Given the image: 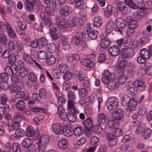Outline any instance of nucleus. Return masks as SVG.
Returning a JSON list of instances; mask_svg holds the SVG:
<instances>
[{
    "instance_id": "nucleus-15",
    "label": "nucleus",
    "mask_w": 152,
    "mask_h": 152,
    "mask_svg": "<svg viewBox=\"0 0 152 152\" xmlns=\"http://www.w3.org/2000/svg\"><path fill=\"white\" fill-rule=\"evenodd\" d=\"M52 130L56 134H60L63 132V127L58 123L53 124L52 126Z\"/></svg>"
},
{
    "instance_id": "nucleus-38",
    "label": "nucleus",
    "mask_w": 152,
    "mask_h": 152,
    "mask_svg": "<svg viewBox=\"0 0 152 152\" xmlns=\"http://www.w3.org/2000/svg\"><path fill=\"white\" fill-rule=\"evenodd\" d=\"M12 149L13 152H21L20 145L17 142H14L12 144Z\"/></svg>"
},
{
    "instance_id": "nucleus-45",
    "label": "nucleus",
    "mask_w": 152,
    "mask_h": 152,
    "mask_svg": "<svg viewBox=\"0 0 152 152\" xmlns=\"http://www.w3.org/2000/svg\"><path fill=\"white\" fill-rule=\"evenodd\" d=\"M17 61V58L14 53H12L8 58V61L9 64H12L16 63Z\"/></svg>"
},
{
    "instance_id": "nucleus-42",
    "label": "nucleus",
    "mask_w": 152,
    "mask_h": 152,
    "mask_svg": "<svg viewBox=\"0 0 152 152\" xmlns=\"http://www.w3.org/2000/svg\"><path fill=\"white\" fill-rule=\"evenodd\" d=\"M130 100V97L127 96L126 94L124 95L122 98V101L121 102L122 105L125 107L126 106L129 102V100Z\"/></svg>"
},
{
    "instance_id": "nucleus-57",
    "label": "nucleus",
    "mask_w": 152,
    "mask_h": 152,
    "mask_svg": "<svg viewBox=\"0 0 152 152\" xmlns=\"http://www.w3.org/2000/svg\"><path fill=\"white\" fill-rule=\"evenodd\" d=\"M137 88L134 87L128 88L126 91L128 94L132 95H134L137 93Z\"/></svg>"
},
{
    "instance_id": "nucleus-58",
    "label": "nucleus",
    "mask_w": 152,
    "mask_h": 152,
    "mask_svg": "<svg viewBox=\"0 0 152 152\" xmlns=\"http://www.w3.org/2000/svg\"><path fill=\"white\" fill-rule=\"evenodd\" d=\"M75 3V7L76 8H81L84 5V1L83 0H74Z\"/></svg>"
},
{
    "instance_id": "nucleus-36",
    "label": "nucleus",
    "mask_w": 152,
    "mask_h": 152,
    "mask_svg": "<svg viewBox=\"0 0 152 152\" xmlns=\"http://www.w3.org/2000/svg\"><path fill=\"white\" fill-rule=\"evenodd\" d=\"M17 24L18 28L21 30L24 31L27 29V25L26 23L23 21L18 20Z\"/></svg>"
},
{
    "instance_id": "nucleus-24",
    "label": "nucleus",
    "mask_w": 152,
    "mask_h": 152,
    "mask_svg": "<svg viewBox=\"0 0 152 152\" xmlns=\"http://www.w3.org/2000/svg\"><path fill=\"white\" fill-rule=\"evenodd\" d=\"M137 104V102L135 99H130L128 103V110L130 111H133L134 110V108L136 106Z\"/></svg>"
},
{
    "instance_id": "nucleus-60",
    "label": "nucleus",
    "mask_w": 152,
    "mask_h": 152,
    "mask_svg": "<svg viewBox=\"0 0 152 152\" xmlns=\"http://www.w3.org/2000/svg\"><path fill=\"white\" fill-rule=\"evenodd\" d=\"M65 73L63 76L64 79L66 81L69 80L72 78L73 74L71 72L68 71Z\"/></svg>"
},
{
    "instance_id": "nucleus-20",
    "label": "nucleus",
    "mask_w": 152,
    "mask_h": 152,
    "mask_svg": "<svg viewBox=\"0 0 152 152\" xmlns=\"http://www.w3.org/2000/svg\"><path fill=\"white\" fill-rule=\"evenodd\" d=\"M26 106L25 102L22 100H19L18 101L15 105V107L16 109L22 111H24L25 110Z\"/></svg>"
},
{
    "instance_id": "nucleus-17",
    "label": "nucleus",
    "mask_w": 152,
    "mask_h": 152,
    "mask_svg": "<svg viewBox=\"0 0 152 152\" xmlns=\"http://www.w3.org/2000/svg\"><path fill=\"white\" fill-rule=\"evenodd\" d=\"M114 26L113 22L110 21L108 22L105 28V32L107 35H109L113 30Z\"/></svg>"
},
{
    "instance_id": "nucleus-52",
    "label": "nucleus",
    "mask_w": 152,
    "mask_h": 152,
    "mask_svg": "<svg viewBox=\"0 0 152 152\" xmlns=\"http://www.w3.org/2000/svg\"><path fill=\"white\" fill-rule=\"evenodd\" d=\"M151 133V130L150 129H146L143 131V135L144 138L147 139L149 138Z\"/></svg>"
},
{
    "instance_id": "nucleus-62",
    "label": "nucleus",
    "mask_w": 152,
    "mask_h": 152,
    "mask_svg": "<svg viewBox=\"0 0 152 152\" xmlns=\"http://www.w3.org/2000/svg\"><path fill=\"white\" fill-rule=\"evenodd\" d=\"M44 23L45 25L49 27L50 29V26L52 24V20L49 17H46L44 19Z\"/></svg>"
},
{
    "instance_id": "nucleus-13",
    "label": "nucleus",
    "mask_w": 152,
    "mask_h": 152,
    "mask_svg": "<svg viewBox=\"0 0 152 152\" xmlns=\"http://www.w3.org/2000/svg\"><path fill=\"white\" fill-rule=\"evenodd\" d=\"M4 28H6L8 35L10 38L14 39L16 37V34L15 31L8 22L5 23Z\"/></svg>"
},
{
    "instance_id": "nucleus-54",
    "label": "nucleus",
    "mask_w": 152,
    "mask_h": 152,
    "mask_svg": "<svg viewBox=\"0 0 152 152\" xmlns=\"http://www.w3.org/2000/svg\"><path fill=\"white\" fill-rule=\"evenodd\" d=\"M130 29H135L138 26V23L137 21L132 20L128 23Z\"/></svg>"
},
{
    "instance_id": "nucleus-46",
    "label": "nucleus",
    "mask_w": 152,
    "mask_h": 152,
    "mask_svg": "<svg viewBox=\"0 0 152 152\" xmlns=\"http://www.w3.org/2000/svg\"><path fill=\"white\" fill-rule=\"evenodd\" d=\"M62 48L64 50H67L69 49V45L67 38L63 39L62 43Z\"/></svg>"
},
{
    "instance_id": "nucleus-9",
    "label": "nucleus",
    "mask_w": 152,
    "mask_h": 152,
    "mask_svg": "<svg viewBox=\"0 0 152 152\" xmlns=\"http://www.w3.org/2000/svg\"><path fill=\"white\" fill-rule=\"evenodd\" d=\"M26 134L27 136L31 137L34 136L36 137V139H37L39 136V134L38 131H35L33 128L31 126H29L27 128L26 132Z\"/></svg>"
},
{
    "instance_id": "nucleus-12",
    "label": "nucleus",
    "mask_w": 152,
    "mask_h": 152,
    "mask_svg": "<svg viewBox=\"0 0 152 152\" xmlns=\"http://www.w3.org/2000/svg\"><path fill=\"white\" fill-rule=\"evenodd\" d=\"M83 25V20L81 18L77 17H73L71 20L70 25L71 27H78Z\"/></svg>"
},
{
    "instance_id": "nucleus-47",
    "label": "nucleus",
    "mask_w": 152,
    "mask_h": 152,
    "mask_svg": "<svg viewBox=\"0 0 152 152\" xmlns=\"http://www.w3.org/2000/svg\"><path fill=\"white\" fill-rule=\"evenodd\" d=\"M96 55L95 52H93L92 53H87V57L88 59L86 58V67L87 66H88L90 64V62H91L92 61H91L90 58L92 59L94 58V56Z\"/></svg>"
},
{
    "instance_id": "nucleus-6",
    "label": "nucleus",
    "mask_w": 152,
    "mask_h": 152,
    "mask_svg": "<svg viewBox=\"0 0 152 152\" xmlns=\"http://www.w3.org/2000/svg\"><path fill=\"white\" fill-rule=\"evenodd\" d=\"M25 131L20 128H17L15 130V133L11 134L10 139L12 140L19 139L24 137L25 135Z\"/></svg>"
},
{
    "instance_id": "nucleus-56",
    "label": "nucleus",
    "mask_w": 152,
    "mask_h": 152,
    "mask_svg": "<svg viewBox=\"0 0 152 152\" xmlns=\"http://www.w3.org/2000/svg\"><path fill=\"white\" fill-rule=\"evenodd\" d=\"M84 82L83 83V87L80 88L79 90V96L81 98L85 97L86 96V88H85V84H84Z\"/></svg>"
},
{
    "instance_id": "nucleus-21",
    "label": "nucleus",
    "mask_w": 152,
    "mask_h": 152,
    "mask_svg": "<svg viewBox=\"0 0 152 152\" xmlns=\"http://www.w3.org/2000/svg\"><path fill=\"white\" fill-rule=\"evenodd\" d=\"M107 85L108 88L110 90L116 89L119 86V84L117 82L114 80H111Z\"/></svg>"
},
{
    "instance_id": "nucleus-23",
    "label": "nucleus",
    "mask_w": 152,
    "mask_h": 152,
    "mask_svg": "<svg viewBox=\"0 0 152 152\" xmlns=\"http://www.w3.org/2000/svg\"><path fill=\"white\" fill-rule=\"evenodd\" d=\"M41 145L47 147L49 142L48 137L46 136H41L39 140Z\"/></svg>"
},
{
    "instance_id": "nucleus-31",
    "label": "nucleus",
    "mask_w": 152,
    "mask_h": 152,
    "mask_svg": "<svg viewBox=\"0 0 152 152\" xmlns=\"http://www.w3.org/2000/svg\"><path fill=\"white\" fill-rule=\"evenodd\" d=\"M39 42V48H41L47 46L48 42L46 39L44 37H41L38 39Z\"/></svg>"
},
{
    "instance_id": "nucleus-35",
    "label": "nucleus",
    "mask_w": 152,
    "mask_h": 152,
    "mask_svg": "<svg viewBox=\"0 0 152 152\" xmlns=\"http://www.w3.org/2000/svg\"><path fill=\"white\" fill-rule=\"evenodd\" d=\"M47 49L48 53H53L56 51V46L55 44L50 43L47 47Z\"/></svg>"
},
{
    "instance_id": "nucleus-8",
    "label": "nucleus",
    "mask_w": 152,
    "mask_h": 152,
    "mask_svg": "<svg viewBox=\"0 0 152 152\" xmlns=\"http://www.w3.org/2000/svg\"><path fill=\"white\" fill-rule=\"evenodd\" d=\"M57 23L59 27L62 29L67 28L69 26L68 21L64 18H57L56 19Z\"/></svg>"
},
{
    "instance_id": "nucleus-64",
    "label": "nucleus",
    "mask_w": 152,
    "mask_h": 152,
    "mask_svg": "<svg viewBox=\"0 0 152 152\" xmlns=\"http://www.w3.org/2000/svg\"><path fill=\"white\" fill-rule=\"evenodd\" d=\"M11 76V78L12 82L16 85L18 84L21 80L19 79L18 76L15 75H12Z\"/></svg>"
},
{
    "instance_id": "nucleus-10",
    "label": "nucleus",
    "mask_w": 152,
    "mask_h": 152,
    "mask_svg": "<svg viewBox=\"0 0 152 152\" xmlns=\"http://www.w3.org/2000/svg\"><path fill=\"white\" fill-rule=\"evenodd\" d=\"M93 123L91 119L88 118L86 119V136L90 137L92 135L91 129L93 127Z\"/></svg>"
},
{
    "instance_id": "nucleus-48",
    "label": "nucleus",
    "mask_w": 152,
    "mask_h": 152,
    "mask_svg": "<svg viewBox=\"0 0 152 152\" xmlns=\"http://www.w3.org/2000/svg\"><path fill=\"white\" fill-rule=\"evenodd\" d=\"M47 92L46 90L43 88L40 89L39 91V96L40 97V100L42 98L44 99L46 96Z\"/></svg>"
},
{
    "instance_id": "nucleus-7",
    "label": "nucleus",
    "mask_w": 152,
    "mask_h": 152,
    "mask_svg": "<svg viewBox=\"0 0 152 152\" xmlns=\"http://www.w3.org/2000/svg\"><path fill=\"white\" fill-rule=\"evenodd\" d=\"M59 13L60 15L64 17H67L72 12V10L71 6L64 5L62 7H61Z\"/></svg>"
},
{
    "instance_id": "nucleus-55",
    "label": "nucleus",
    "mask_w": 152,
    "mask_h": 152,
    "mask_svg": "<svg viewBox=\"0 0 152 152\" xmlns=\"http://www.w3.org/2000/svg\"><path fill=\"white\" fill-rule=\"evenodd\" d=\"M0 86L1 90L2 89L4 90H7L9 88V85L7 81H2L0 82Z\"/></svg>"
},
{
    "instance_id": "nucleus-2",
    "label": "nucleus",
    "mask_w": 152,
    "mask_h": 152,
    "mask_svg": "<svg viewBox=\"0 0 152 152\" xmlns=\"http://www.w3.org/2000/svg\"><path fill=\"white\" fill-rule=\"evenodd\" d=\"M107 108L109 111L116 109L118 106V99L115 97H110L107 100Z\"/></svg>"
},
{
    "instance_id": "nucleus-1",
    "label": "nucleus",
    "mask_w": 152,
    "mask_h": 152,
    "mask_svg": "<svg viewBox=\"0 0 152 152\" xmlns=\"http://www.w3.org/2000/svg\"><path fill=\"white\" fill-rule=\"evenodd\" d=\"M113 120L108 121V126L109 127H113L117 124L115 123V121L122 120L124 118L123 111L120 109H118L113 112L112 114Z\"/></svg>"
},
{
    "instance_id": "nucleus-27",
    "label": "nucleus",
    "mask_w": 152,
    "mask_h": 152,
    "mask_svg": "<svg viewBox=\"0 0 152 152\" xmlns=\"http://www.w3.org/2000/svg\"><path fill=\"white\" fill-rule=\"evenodd\" d=\"M140 55L146 59H149L150 57V54L149 50L145 48L142 49L140 50Z\"/></svg>"
},
{
    "instance_id": "nucleus-44",
    "label": "nucleus",
    "mask_w": 152,
    "mask_h": 152,
    "mask_svg": "<svg viewBox=\"0 0 152 152\" xmlns=\"http://www.w3.org/2000/svg\"><path fill=\"white\" fill-rule=\"evenodd\" d=\"M94 24L97 27L100 26L102 25V19L99 17H95L94 20Z\"/></svg>"
},
{
    "instance_id": "nucleus-5",
    "label": "nucleus",
    "mask_w": 152,
    "mask_h": 152,
    "mask_svg": "<svg viewBox=\"0 0 152 152\" xmlns=\"http://www.w3.org/2000/svg\"><path fill=\"white\" fill-rule=\"evenodd\" d=\"M134 54V50L131 48L128 47L123 48L121 50V56L124 58H129L132 56Z\"/></svg>"
},
{
    "instance_id": "nucleus-32",
    "label": "nucleus",
    "mask_w": 152,
    "mask_h": 152,
    "mask_svg": "<svg viewBox=\"0 0 152 152\" xmlns=\"http://www.w3.org/2000/svg\"><path fill=\"white\" fill-rule=\"evenodd\" d=\"M146 13V11L145 9L144 8H140L137 11V13L135 14L134 15L136 19L137 20H138L139 18L138 17L140 16H143Z\"/></svg>"
},
{
    "instance_id": "nucleus-34",
    "label": "nucleus",
    "mask_w": 152,
    "mask_h": 152,
    "mask_svg": "<svg viewBox=\"0 0 152 152\" xmlns=\"http://www.w3.org/2000/svg\"><path fill=\"white\" fill-rule=\"evenodd\" d=\"M25 93L22 91H18L15 95V97L18 98H23L24 100H28L29 97H25Z\"/></svg>"
},
{
    "instance_id": "nucleus-29",
    "label": "nucleus",
    "mask_w": 152,
    "mask_h": 152,
    "mask_svg": "<svg viewBox=\"0 0 152 152\" xmlns=\"http://www.w3.org/2000/svg\"><path fill=\"white\" fill-rule=\"evenodd\" d=\"M58 68L59 70L62 73H64L68 71L69 69V66L66 64L63 63L59 64Z\"/></svg>"
},
{
    "instance_id": "nucleus-53",
    "label": "nucleus",
    "mask_w": 152,
    "mask_h": 152,
    "mask_svg": "<svg viewBox=\"0 0 152 152\" xmlns=\"http://www.w3.org/2000/svg\"><path fill=\"white\" fill-rule=\"evenodd\" d=\"M99 138L96 136H92L91 139L90 143L92 145H97L99 142Z\"/></svg>"
},
{
    "instance_id": "nucleus-3",
    "label": "nucleus",
    "mask_w": 152,
    "mask_h": 152,
    "mask_svg": "<svg viewBox=\"0 0 152 152\" xmlns=\"http://www.w3.org/2000/svg\"><path fill=\"white\" fill-rule=\"evenodd\" d=\"M126 2L119 1L116 4L117 9L120 11L121 13L124 15H127L130 12V9L126 7Z\"/></svg>"
},
{
    "instance_id": "nucleus-26",
    "label": "nucleus",
    "mask_w": 152,
    "mask_h": 152,
    "mask_svg": "<svg viewBox=\"0 0 152 152\" xmlns=\"http://www.w3.org/2000/svg\"><path fill=\"white\" fill-rule=\"evenodd\" d=\"M106 120V116L103 113L99 114L97 117V121L98 123L101 124H104Z\"/></svg>"
},
{
    "instance_id": "nucleus-39",
    "label": "nucleus",
    "mask_w": 152,
    "mask_h": 152,
    "mask_svg": "<svg viewBox=\"0 0 152 152\" xmlns=\"http://www.w3.org/2000/svg\"><path fill=\"white\" fill-rule=\"evenodd\" d=\"M56 58L53 55H50L46 59V63L49 65H52L56 61Z\"/></svg>"
},
{
    "instance_id": "nucleus-40",
    "label": "nucleus",
    "mask_w": 152,
    "mask_h": 152,
    "mask_svg": "<svg viewBox=\"0 0 152 152\" xmlns=\"http://www.w3.org/2000/svg\"><path fill=\"white\" fill-rule=\"evenodd\" d=\"M127 77L125 75L123 74L120 75L118 78V83L121 84H123L125 83L127 80Z\"/></svg>"
},
{
    "instance_id": "nucleus-18",
    "label": "nucleus",
    "mask_w": 152,
    "mask_h": 152,
    "mask_svg": "<svg viewBox=\"0 0 152 152\" xmlns=\"http://www.w3.org/2000/svg\"><path fill=\"white\" fill-rule=\"evenodd\" d=\"M115 23L116 26L121 29L125 28L126 26V24L124 20L121 18L116 19Z\"/></svg>"
},
{
    "instance_id": "nucleus-50",
    "label": "nucleus",
    "mask_w": 152,
    "mask_h": 152,
    "mask_svg": "<svg viewBox=\"0 0 152 152\" xmlns=\"http://www.w3.org/2000/svg\"><path fill=\"white\" fill-rule=\"evenodd\" d=\"M7 37L5 34L3 33L0 34V43L7 45Z\"/></svg>"
},
{
    "instance_id": "nucleus-25",
    "label": "nucleus",
    "mask_w": 152,
    "mask_h": 152,
    "mask_svg": "<svg viewBox=\"0 0 152 152\" xmlns=\"http://www.w3.org/2000/svg\"><path fill=\"white\" fill-rule=\"evenodd\" d=\"M84 132L83 127L81 126H78L75 128L73 130V133L75 135L79 136L82 135Z\"/></svg>"
},
{
    "instance_id": "nucleus-63",
    "label": "nucleus",
    "mask_w": 152,
    "mask_h": 152,
    "mask_svg": "<svg viewBox=\"0 0 152 152\" xmlns=\"http://www.w3.org/2000/svg\"><path fill=\"white\" fill-rule=\"evenodd\" d=\"M94 129V132L98 134L101 133L103 132L102 127L99 125L96 124Z\"/></svg>"
},
{
    "instance_id": "nucleus-30",
    "label": "nucleus",
    "mask_w": 152,
    "mask_h": 152,
    "mask_svg": "<svg viewBox=\"0 0 152 152\" xmlns=\"http://www.w3.org/2000/svg\"><path fill=\"white\" fill-rule=\"evenodd\" d=\"M116 125L113 127H110L113 129V132L115 137H118L121 136L123 134L122 131L120 128L116 127Z\"/></svg>"
},
{
    "instance_id": "nucleus-37",
    "label": "nucleus",
    "mask_w": 152,
    "mask_h": 152,
    "mask_svg": "<svg viewBox=\"0 0 152 152\" xmlns=\"http://www.w3.org/2000/svg\"><path fill=\"white\" fill-rule=\"evenodd\" d=\"M127 5L133 9H137L139 7L136 5L132 0H124Z\"/></svg>"
},
{
    "instance_id": "nucleus-49",
    "label": "nucleus",
    "mask_w": 152,
    "mask_h": 152,
    "mask_svg": "<svg viewBox=\"0 0 152 152\" xmlns=\"http://www.w3.org/2000/svg\"><path fill=\"white\" fill-rule=\"evenodd\" d=\"M18 73L20 77L22 78L25 77L28 74V71L26 68L19 69Z\"/></svg>"
},
{
    "instance_id": "nucleus-19",
    "label": "nucleus",
    "mask_w": 152,
    "mask_h": 152,
    "mask_svg": "<svg viewBox=\"0 0 152 152\" xmlns=\"http://www.w3.org/2000/svg\"><path fill=\"white\" fill-rule=\"evenodd\" d=\"M58 145L59 148L61 149H66L68 145V140L64 138L60 140L58 142Z\"/></svg>"
},
{
    "instance_id": "nucleus-51",
    "label": "nucleus",
    "mask_w": 152,
    "mask_h": 152,
    "mask_svg": "<svg viewBox=\"0 0 152 152\" xmlns=\"http://www.w3.org/2000/svg\"><path fill=\"white\" fill-rule=\"evenodd\" d=\"M48 53L44 51H39L37 54L38 57L41 59H45L47 56Z\"/></svg>"
},
{
    "instance_id": "nucleus-22",
    "label": "nucleus",
    "mask_w": 152,
    "mask_h": 152,
    "mask_svg": "<svg viewBox=\"0 0 152 152\" xmlns=\"http://www.w3.org/2000/svg\"><path fill=\"white\" fill-rule=\"evenodd\" d=\"M32 140L29 138L24 139L21 143V146L23 147L26 148L29 146L33 144Z\"/></svg>"
},
{
    "instance_id": "nucleus-14",
    "label": "nucleus",
    "mask_w": 152,
    "mask_h": 152,
    "mask_svg": "<svg viewBox=\"0 0 152 152\" xmlns=\"http://www.w3.org/2000/svg\"><path fill=\"white\" fill-rule=\"evenodd\" d=\"M110 40L107 37H105L101 38V40L100 42V47L103 49L107 48L110 45Z\"/></svg>"
},
{
    "instance_id": "nucleus-4",
    "label": "nucleus",
    "mask_w": 152,
    "mask_h": 152,
    "mask_svg": "<svg viewBox=\"0 0 152 152\" xmlns=\"http://www.w3.org/2000/svg\"><path fill=\"white\" fill-rule=\"evenodd\" d=\"M86 37L85 33L78 32L76 35L72 38V43L76 45H78L81 41H83Z\"/></svg>"
},
{
    "instance_id": "nucleus-43",
    "label": "nucleus",
    "mask_w": 152,
    "mask_h": 152,
    "mask_svg": "<svg viewBox=\"0 0 152 152\" xmlns=\"http://www.w3.org/2000/svg\"><path fill=\"white\" fill-rule=\"evenodd\" d=\"M56 28H52L50 30V34L52 38L54 39H57L58 37V35L57 33Z\"/></svg>"
},
{
    "instance_id": "nucleus-11",
    "label": "nucleus",
    "mask_w": 152,
    "mask_h": 152,
    "mask_svg": "<svg viewBox=\"0 0 152 152\" xmlns=\"http://www.w3.org/2000/svg\"><path fill=\"white\" fill-rule=\"evenodd\" d=\"M108 52L109 55L111 56H117L120 53V49L117 45L113 46L109 48Z\"/></svg>"
},
{
    "instance_id": "nucleus-33",
    "label": "nucleus",
    "mask_w": 152,
    "mask_h": 152,
    "mask_svg": "<svg viewBox=\"0 0 152 152\" xmlns=\"http://www.w3.org/2000/svg\"><path fill=\"white\" fill-rule=\"evenodd\" d=\"M145 73L148 75L152 76V65L147 63L145 64Z\"/></svg>"
},
{
    "instance_id": "nucleus-16",
    "label": "nucleus",
    "mask_w": 152,
    "mask_h": 152,
    "mask_svg": "<svg viewBox=\"0 0 152 152\" xmlns=\"http://www.w3.org/2000/svg\"><path fill=\"white\" fill-rule=\"evenodd\" d=\"M23 59L25 62L29 64H33L34 61L30 54L24 52L23 53Z\"/></svg>"
},
{
    "instance_id": "nucleus-28",
    "label": "nucleus",
    "mask_w": 152,
    "mask_h": 152,
    "mask_svg": "<svg viewBox=\"0 0 152 152\" xmlns=\"http://www.w3.org/2000/svg\"><path fill=\"white\" fill-rule=\"evenodd\" d=\"M99 34V31L96 30H93L87 34L88 37L92 39H97Z\"/></svg>"
},
{
    "instance_id": "nucleus-59",
    "label": "nucleus",
    "mask_w": 152,
    "mask_h": 152,
    "mask_svg": "<svg viewBox=\"0 0 152 152\" xmlns=\"http://www.w3.org/2000/svg\"><path fill=\"white\" fill-rule=\"evenodd\" d=\"M8 49L10 51H12L15 50V45L13 40H10L8 42Z\"/></svg>"
},
{
    "instance_id": "nucleus-41",
    "label": "nucleus",
    "mask_w": 152,
    "mask_h": 152,
    "mask_svg": "<svg viewBox=\"0 0 152 152\" xmlns=\"http://www.w3.org/2000/svg\"><path fill=\"white\" fill-rule=\"evenodd\" d=\"M36 2H26V7L28 11H33L35 9Z\"/></svg>"
},
{
    "instance_id": "nucleus-61",
    "label": "nucleus",
    "mask_w": 152,
    "mask_h": 152,
    "mask_svg": "<svg viewBox=\"0 0 152 152\" xmlns=\"http://www.w3.org/2000/svg\"><path fill=\"white\" fill-rule=\"evenodd\" d=\"M44 118V116L43 115H39L35 116L33 118V121L36 123H38L42 120Z\"/></svg>"
}]
</instances>
